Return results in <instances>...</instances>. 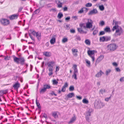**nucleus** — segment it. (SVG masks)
I'll return each mask as SVG.
<instances>
[{
	"label": "nucleus",
	"instance_id": "f257e3e1",
	"mask_svg": "<svg viewBox=\"0 0 124 124\" xmlns=\"http://www.w3.org/2000/svg\"><path fill=\"white\" fill-rule=\"evenodd\" d=\"M13 58L14 62L17 64L20 63L22 65L24 64L25 60L24 58L22 57L19 58L14 55L13 56Z\"/></svg>",
	"mask_w": 124,
	"mask_h": 124
},
{
	"label": "nucleus",
	"instance_id": "f03ea898",
	"mask_svg": "<svg viewBox=\"0 0 124 124\" xmlns=\"http://www.w3.org/2000/svg\"><path fill=\"white\" fill-rule=\"evenodd\" d=\"M93 111V109L90 107L86 109V119L88 122L90 121V117L91 116V114Z\"/></svg>",
	"mask_w": 124,
	"mask_h": 124
},
{
	"label": "nucleus",
	"instance_id": "7ed1b4c3",
	"mask_svg": "<svg viewBox=\"0 0 124 124\" xmlns=\"http://www.w3.org/2000/svg\"><path fill=\"white\" fill-rule=\"evenodd\" d=\"M105 105L104 103L101 102L100 101L96 100L94 102V107L95 109H100Z\"/></svg>",
	"mask_w": 124,
	"mask_h": 124
},
{
	"label": "nucleus",
	"instance_id": "20e7f679",
	"mask_svg": "<svg viewBox=\"0 0 124 124\" xmlns=\"http://www.w3.org/2000/svg\"><path fill=\"white\" fill-rule=\"evenodd\" d=\"M0 23L3 25L7 26L9 25L10 22L9 20L5 18H2L0 20Z\"/></svg>",
	"mask_w": 124,
	"mask_h": 124
},
{
	"label": "nucleus",
	"instance_id": "39448f33",
	"mask_svg": "<svg viewBox=\"0 0 124 124\" xmlns=\"http://www.w3.org/2000/svg\"><path fill=\"white\" fill-rule=\"evenodd\" d=\"M117 46L115 43L111 44L107 46L108 49L110 51H113L116 49Z\"/></svg>",
	"mask_w": 124,
	"mask_h": 124
},
{
	"label": "nucleus",
	"instance_id": "423d86ee",
	"mask_svg": "<svg viewBox=\"0 0 124 124\" xmlns=\"http://www.w3.org/2000/svg\"><path fill=\"white\" fill-rule=\"evenodd\" d=\"M51 88V86L49 85L45 84L43 85V88L41 89L39 91L40 93H44L46 91L47 89H49Z\"/></svg>",
	"mask_w": 124,
	"mask_h": 124
},
{
	"label": "nucleus",
	"instance_id": "0eeeda50",
	"mask_svg": "<svg viewBox=\"0 0 124 124\" xmlns=\"http://www.w3.org/2000/svg\"><path fill=\"white\" fill-rule=\"evenodd\" d=\"M124 32V31L122 28L119 27L116 30L114 35L115 36L117 37L118 36H120L121 35L123 34Z\"/></svg>",
	"mask_w": 124,
	"mask_h": 124
},
{
	"label": "nucleus",
	"instance_id": "6e6552de",
	"mask_svg": "<svg viewBox=\"0 0 124 124\" xmlns=\"http://www.w3.org/2000/svg\"><path fill=\"white\" fill-rule=\"evenodd\" d=\"M95 52L96 53L97 51L94 50H89L87 51V53L88 55L91 58H92L93 62L95 60V58L94 55H93L94 54Z\"/></svg>",
	"mask_w": 124,
	"mask_h": 124
},
{
	"label": "nucleus",
	"instance_id": "1a4fd4ad",
	"mask_svg": "<svg viewBox=\"0 0 124 124\" xmlns=\"http://www.w3.org/2000/svg\"><path fill=\"white\" fill-rule=\"evenodd\" d=\"M20 84L18 81H17L13 85V87L15 90L17 91L18 88L20 87Z\"/></svg>",
	"mask_w": 124,
	"mask_h": 124
},
{
	"label": "nucleus",
	"instance_id": "9d476101",
	"mask_svg": "<svg viewBox=\"0 0 124 124\" xmlns=\"http://www.w3.org/2000/svg\"><path fill=\"white\" fill-rule=\"evenodd\" d=\"M19 14H14L10 16L9 17L10 20H13L17 19L18 17Z\"/></svg>",
	"mask_w": 124,
	"mask_h": 124
},
{
	"label": "nucleus",
	"instance_id": "9b49d317",
	"mask_svg": "<svg viewBox=\"0 0 124 124\" xmlns=\"http://www.w3.org/2000/svg\"><path fill=\"white\" fill-rule=\"evenodd\" d=\"M37 33V32H36L35 31H31V33L29 34V36L32 40H34V37L32 36L31 34H32L34 36H36Z\"/></svg>",
	"mask_w": 124,
	"mask_h": 124
},
{
	"label": "nucleus",
	"instance_id": "f8f14e48",
	"mask_svg": "<svg viewBox=\"0 0 124 124\" xmlns=\"http://www.w3.org/2000/svg\"><path fill=\"white\" fill-rule=\"evenodd\" d=\"M92 22H90L89 21H88L87 23H86V28L90 29L93 26Z\"/></svg>",
	"mask_w": 124,
	"mask_h": 124
},
{
	"label": "nucleus",
	"instance_id": "ddd939ff",
	"mask_svg": "<svg viewBox=\"0 0 124 124\" xmlns=\"http://www.w3.org/2000/svg\"><path fill=\"white\" fill-rule=\"evenodd\" d=\"M104 57V56L103 55H100L96 60L95 63V65L100 62L103 59Z\"/></svg>",
	"mask_w": 124,
	"mask_h": 124
},
{
	"label": "nucleus",
	"instance_id": "4468645a",
	"mask_svg": "<svg viewBox=\"0 0 124 124\" xmlns=\"http://www.w3.org/2000/svg\"><path fill=\"white\" fill-rule=\"evenodd\" d=\"M98 13V11L96 8L93 9V10L90 11L88 13V15H92L93 14H95Z\"/></svg>",
	"mask_w": 124,
	"mask_h": 124
},
{
	"label": "nucleus",
	"instance_id": "2eb2a0df",
	"mask_svg": "<svg viewBox=\"0 0 124 124\" xmlns=\"http://www.w3.org/2000/svg\"><path fill=\"white\" fill-rule=\"evenodd\" d=\"M43 55L45 57H49L52 56L51 53L49 52L45 51L43 52Z\"/></svg>",
	"mask_w": 124,
	"mask_h": 124
},
{
	"label": "nucleus",
	"instance_id": "dca6fc26",
	"mask_svg": "<svg viewBox=\"0 0 124 124\" xmlns=\"http://www.w3.org/2000/svg\"><path fill=\"white\" fill-rule=\"evenodd\" d=\"M72 51L74 56L76 57L78 56L77 53L78 52V51L77 49L73 48L72 49Z\"/></svg>",
	"mask_w": 124,
	"mask_h": 124
},
{
	"label": "nucleus",
	"instance_id": "f3484780",
	"mask_svg": "<svg viewBox=\"0 0 124 124\" xmlns=\"http://www.w3.org/2000/svg\"><path fill=\"white\" fill-rule=\"evenodd\" d=\"M55 62L54 61H51L48 62L47 63V64L48 67H52L55 64Z\"/></svg>",
	"mask_w": 124,
	"mask_h": 124
},
{
	"label": "nucleus",
	"instance_id": "a211bd4d",
	"mask_svg": "<svg viewBox=\"0 0 124 124\" xmlns=\"http://www.w3.org/2000/svg\"><path fill=\"white\" fill-rule=\"evenodd\" d=\"M36 36L38 40H40L41 37V32H38Z\"/></svg>",
	"mask_w": 124,
	"mask_h": 124
},
{
	"label": "nucleus",
	"instance_id": "6ab92c4d",
	"mask_svg": "<svg viewBox=\"0 0 124 124\" xmlns=\"http://www.w3.org/2000/svg\"><path fill=\"white\" fill-rule=\"evenodd\" d=\"M76 120V117L75 116H74L72 117L70 121L68 122L69 124H72Z\"/></svg>",
	"mask_w": 124,
	"mask_h": 124
},
{
	"label": "nucleus",
	"instance_id": "aec40b11",
	"mask_svg": "<svg viewBox=\"0 0 124 124\" xmlns=\"http://www.w3.org/2000/svg\"><path fill=\"white\" fill-rule=\"evenodd\" d=\"M53 68L50 67L48 69V70L49 71L48 74L49 76L52 75L53 74Z\"/></svg>",
	"mask_w": 124,
	"mask_h": 124
},
{
	"label": "nucleus",
	"instance_id": "412c9836",
	"mask_svg": "<svg viewBox=\"0 0 124 124\" xmlns=\"http://www.w3.org/2000/svg\"><path fill=\"white\" fill-rule=\"evenodd\" d=\"M77 65L75 64L73 65L72 68L74 70V72H78V70L77 69Z\"/></svg>",
	"mask_w": 124,
	"mask_h": 124
},
{
	"label": "nucleus",
	"instance_id": "4be33fe9",
	"mask_svg": "<svg viewBox=\"0 0 124 124\" xmlns=\"http://www.w3.org/2000/svg\"><path fill=\"white\" fill-rule=\"evenodd\" d=\"M58 112L57 111L54 112H52V116L54 117L55 118L58 117V116L57 115V113Z\"/></svg>",
	"mask_w": 124,
	"mask_h": 124
},
{
	"label": "nucleus",
	"instance_id": "5701e85b",
	"mask_svg": "<svg viewBox=\"0 0 124 124\" xmlns=\"http://www.w3.org/2000/svg\"><path fill=\"white\" fill-rule=\"evenodd\" d=\"M85 29L83 28L80 27L79 28H78L77 30L80 33H83L84 32V30Z\"/></svg>",
	"mask_w": 124,
	"mask_h": 124
},
{
	"label": "nucleus",
	"instance_id": "b1692460",
	"mask_svg": "<svg viewBox=\"0 0 124 124\" xmlns=\"http://www.w3.org/2000/svg\"><path fill=\"white\" fill-rule=\"evenodd\" d=\"M55 42V37H54L50 40V42L51 44H53Z\"/></svg>",
	"mask_w": 124,
	"mask_h": 124
},
{
	"label": "nucleus",
	"instance_id": "393cba45",
	"mask_svg": "<svg viewBox=\"0 0 124 124\" xmlns=\"http://www.w3.org/2000/svg\"><path fill=\"white\" fill-rule=\"evenodd\" d=\"M104 30L105 32H109L111 31L110 28L108 26H106L105 28L104 29Z\"/></svg>",
	"mask_w": 124,
	"mask_h": 124
},
{
	"label": "nucleus",
	"instance_id": "a878e982",
	"mask_svg": "<svg viewBox=\"0 0 124 124\" xmlns=\"http://www.w3.org/2000/svg\"><path fill=\"white\" fill-rule=\"evenodd\" d=\"M103 73L102 71L101 70H100L99 72L95 76L97 77H100Z\"/></svg>",
	"mask_w": 124,
	"mask_h": 124
},
{
	"label": "nucleus",
	"instance_id": "bb28decb",
	"mask_svg": "<svg viewBox=\"0 0 124 124\" xmlns=\"http://www.w3.org/2000/svg\"><path fill=\"white\" fill-rule=\"evenodd\" d=\"M73 96H74V94L73 93H69L67 95V97L69 98H71Z\"/></svg>",
	"mask_w": 124,
	"mask_h": 124
},
{
	"label": "nucleus",
	"instance_id": "cd10ccee",
	"mask_svg": "<svg viewBox=\"0 0 124 124\" xmlns=\"http://www.w3.org/2000/svg\"><path fill=\"white\" fill-rule=\"evenodd\" d=\"M78 73V72H73V74L72 75V77L74 78L76 80L78 79L77 77V73Z\"/></svg>",
	"mask_w": 124,
	"mask_h": 124
},
{
	"label": "nucleus",
	"instance_id": "c85d7f7f",
	"mask_svg": "<svg viewBox=\"0 0 124 124\" xmlns=\"http://www.w3.org/2000/svg\"><path fill=\"white\" fill-rule=\"evenodd\" d=\"M100 41L101 42L105 41V36H103L101 37H100Z\"/></svg>",
	"mask_w": 124,
	"mask_h": 124
},
{
	"label": "nucleus",
	"instance_id": "c756f323",
	"mask_svg": "<svg viewBox=\"0 0 124 124\" xmlns=\"http://www.w3.org/2000/svg\"><path fill=\"white\" fill-rule=\"evenodd\" d=\"M52 82L53 84L54 85H57L58 83V81L56 80L55 79H53L52 80Z\"/></svg>",
	"mask_w": 124,
	"mask_h": 124
},
{
	"label": "nucleus",
	"instance_id": "7c9ffc66",
	"mask_svg": "<svg viewBox=\"0 0 124 124\" xmlns=\"http://www.w3.org/2000/svg\"><path fill=\"white\" fill-rule=\"evenodd\" d=\"M91 42L88 39H86V44L88 46L91 45Z\"/></svg>",
	"mask_w": 124,
	"mask_h": 124
},
{
	"label": "nucleus",
	"instance_id": "2f4dec72",
	"mask_svg": "<svg viewBox=\"0 0 124 124\" xmlns=\"http://www.w3.org/2000/svg\"><path fill=\"white\" fill-rule=\"evenodd\" d=\"M105 41H107L110 40L111 39L110 36H105Z\"/></svg>",
	"mask_w": 124,
	"mask_h": 124
},
{
	"label": "nucleus",
	"instance_id": "473e14b6",
	"mask_svg": "<svg viewBox=\"0 0 124 124\" xmlns=\"http://www.w3.org/2000/svg\"><path fill=\"white\" fill-rule=\"evenodd\" d=\"M63 16V15L61 13H60L58 14L57 17L59 19H60Z\"/></svg>",
	"mask_w": 124,
	"mask_h": 124
},
{
	"label": "nucleus",
	"instance_id": "72a5a7b5",
	"mask_svg": "<svg viewBox=\"0 0 124 124\" xmlns=\"http://www.w3.org/2000/svg\"><path fill=\"white\" fill-rule=\"evenodd\" d=\"M99 8L100 10L101 11H103L104 9V7L103 5L99 6Z\"/></svg>",
	"mask_w": 124,
	"mask_h": 124
},
{
	"label": "nucleus",
	"instance_id": "f704fd0d",
	"mask_svg": "<svg viewBox=\"0 0 124 124\" xmlns=\"http://www.w3.org/2000/svg\"><path fill=\"white\" fill-rule=\"evenodd\" d=\"M68 41V39L67 38H63L62 40V42L64 43L67 42Z\"/></svg>",
	"mask_w": 124,
	"mask_h": 124
},
{
	"label": "nucleus",
	"instance_id": "c9c22d12",
	"mask_svg": "<svg viewBox=\"0 0 124 124\" xmlns=\"http://www.w3.org/2000/svg\"><path fill=\"white\" fill-rule=\"evenodd\" d=\"M79 26L80 27L85 29V23H81L79 24Z\"/></svg>",
	"mask_w": 124,
	"mask_h": 124
},
{
	"label": "nucleus",
	"instance_id": "e433bc0d",
	"mask_svg": "<svg viewBox=\"0 0 124 124\" xmlns=\"http://www.w3.org/2000/svg\"><path fill=\"white\" fill-rule=\"evenodd\" d=\"M86 66L88 67H90V61L86 59Z\"/></svg>",
	"mask_w": 124,
	"mask_h": 124
},
{
	"label": "nucleus",
	"instance_id": "4c0bfd02",
	"mask_svg": "<svg viewBox=\"0 0 124 124\" xmlns=\"http://www.w3.org/2000/svg\"><path fill=\"white\" fill-rule=\"evenodd\" d=\"M40 11V9H37L33 13V14L35 15L39 13V12Z\"/></svg>",
	"mask_w": 124,
	"mask_h": 124
},
{
	"label": "nucleus",
	"instance_id": "58836bf2",
	"mask_svg": "<svg viewBox=\"0 0 124 124\" xmlns=\"http://www.w3.org/2000/svg\"><path fill=\"white\" fill-rule=\"evenodd\" d=\"M92 6V4L90 3H88L86 4V7H90Z\"/></svg>",
	"mask_w": 124,
	"mask_h": 124
},
{
	"label": "nucleus",
	"instance_id": "ea45409f",
	"mask_svg": "<svg viewBox=\"0 0 124 124\" xmlns=\"http://www.w3.org/2000/svg\"><path fill=\"white\" fill-rule=\"evenodd\" d=\"M98 31L97 30V29L93 31V35H95L97 34Z\"/></svg>",
	"mask_w": 124,
	"mask_h": 124
},
{
	"label": "nucleus",
	"instance_id": "a19ab883",
	"mask_svg": "<svg viewBox=\"0 0 124 124\" xmlns=\"http://www.w3.org/2000/svg\"><path fill=\"white\" fill-rule=\"evenodd\" d=\"M111 70L110 69H108L106 70V75H107L109 74L111 72Z\"/></svg>",
	"mask_w": 124,
	"mask_h": 124
},
{
	"label": "nucleus",
	"instance_id": "79ce46f5",
	"mask_svg": "<svg viewBox=\"0 0 124 124\" xmlns=\"http://www.w3.org/2000/svg\"><path fill=\"white\" fill-rule=\"evenodd\" d=\"M74 90V86H70L69 88V90L70 91H73Z\"/></svg>",
	"mask_w": 124,
	"mask_h": 124
},
{
	"label": "nucleus",
	"instance_id": "37998d69",
	"mask_svg": "<svg viewBox=\"0 0 124 124\" xmlns=\"http://www.w3.org/2000/svg\"><path fill=\"white\" fill-rule=\"evenodd\" d=\"M105 34V32L104 31H101L99 34V36L103 35Z\"/></svg>",
	"mask_w": 124,
	"mask_h": 124
},
{
	"label": "nucleus",
	"instance_id": "c03bdc74",
	"mask_svg": "<svg viewBox=\"0 0 124 124\" xmlns=\"http://www.w3.org/2000/svg\"><path fill=\"white\" fill-rule=\"evenodd\" d=\"M119 26L118 25H115L113 27L112 30L113 31H114L115 30L117 29L118 27Z\"/></svg>",
	"mask_w": 124,
	"mask_h": 124
},
{
	"label": "nucleus",
	"instance_id": "a18cd8bd",
	"mask_svg": "<svg viewBox=\"0 0 124 124\" xmlns=\"http://www.w3.org/2000/svg\"><path fill=\"white\" fill-rule=\"evenodd\" d=\"M100 25H101L102 26L103 25H104L105 24L104 22L103 21H102L100 22Z\"/></svg>",
	"mask_w": 124,
	"mask_h": 124
},
{
	"label": "nucleus",
	"instance_id": "49530a36",
	"mask_svg": "<svg viewBox=\"0 0 124 124\" xmlns=\"http://www.w3.org/2000/svg\"><path fill=\"white\" fill-rule=\"evenodd\" d=\"M100 93H101V94H103V93L105 92V90L101 89L100 91Z\"/></svg>",
	"mask_w": 124,
	"mask_h": 124
},
{
	"label": "nucleus",
	"instance_id": "de8ad7c7",
	"mask_svg": "<svg viewBox=\"0 0 124 124\" xmlns=\"http://www.w3.org/2000/svg\"><path fill=\"white\" fill-rule=\"evenodd\" d=\"M50 94L52 96H53V95H54L55 96H57V94H55L54 93V92L53 91H52V92L50 93Z\"/></svg>",
	"mask_w": 124,
	"mask_h": 124
},
{
	"label": "nucleus",
	"instance_id": "09e8293b",
	"mask_svg": "<svg viewBox=\"0 0 124 124\" xmlns=\"http://www.w3.org/2000/svg\"><path fill=\"white\" fill-rule=\"evenodd\" d=\"M50 11H52L53 12H55L56 11V9L55 8H52L50 10Z\"/></svg>",
	"mask_w": 124,
	"mask_h": 124
},
{
	"label": "nucleus",
	"instance_id": "8fccbe9b",
	"mask_svg": "<svg viewBox=\"0 0 124 124\" xmlns=\"http://www.w3.org/2000/svg\"><path fill=\"white\" fill-rule=\"evenodd\" d=\"M66 88L64 87H63L61 89V91L63 92H64L66 90Z\"/></svg>",
	"mask_w": 124,
	"mask_h": 124
},
{
	"label": "nucleus",
	"instance_id": "3c124183",
	"mask_svg": "<svg viewBox=\"0 0 124 124\" xmlns=\"http://www.w3.org/2000/svg\"><path fill=\"white\" fill-rule=\"evenodd\" d=\"M60 67L58 66H56L55 69V72H57L59 70Z\"/></svg>",
	"mask_w": 124,
	"mask_h": 124
},
{
	"label": "nucleus",
	"instance_id": "603ef678",
	"mask_svg": "<svg viewBox=\"0 0 124 124\" xmlns=\"http://www.w3.org/2000/svg\"><path fill=\"white\" fill-rule=\"evenodd\" d=\"M113 23H115V24L116 25H118V21H115L114 20H113Z\"/></svg>",
	"mask_w": 124,
	"mask_h": 124
},
{
	"label": "nucleus",
	"instance_id": "864d4df0",
	"mask_svg": "<svg viewBox=\"0 0 124 124\" xmlns=\"http://www.w3.org/2000/svg\"><path fill=\"white\" fill-rule=\"evenodd\" d=\"M120 82H122L124 81V77H122L121 78L119 79Z\"/></svg>",
	"mask_w": 124,
	"mask_h": 124
},
{
	"label": "nucleus",
	"instance_id": "5fc2aeb1",
	"mask_svg": "<svg viewBox=\"0 0 124 124\" xmlns=\"http://www.w3.org/2000/svg\"><path fill=\"white\" fill-rule=\"evenodd\" d=\"M76 97L77 99L79 100H80L82 99V97L80 96H76Z\"/></svg>",
	"mask_w": 124,
	"mask_h": 124
},
{
	"label": "nucleus",
	"instance_id": "6e6d98bb",
	"mask_svg": "<svg viewBox=\"0 0 124 124\" xmlns=\"http://www.w3.org/2000/svg\"><path fill=\"white\" fill-rule=\"evenodd\" d=\"M70 31L71 33H74L75 32V30L73 29H71Z\"/></svg>",
	"mask_w": 124,
	"mask_h": 124
},
{
	"label": "nucleus",
	"instance_id": "4d7b16f0",
	"mask_svg": "<svg viewBox=\"0 0 124 124\" xmlns=\"http://www.w3.org/2000/svg\"><path fill=\"white\" fill-rule=\"evenodd\" d=\"M68 86V84L66 82L65 83L64 85L63 86V87L66 88Z\"/></svg>",
	"mask_w": 124,
	"mask_h": 124
},
{
	"label": "nucleus",
	"instance_id": "13d9d810",
	"mask_svg": "<svg viewBox=\"0 0 124 124\" xmlns=\"http://www.w3.org/2000/svg\"><path fill=\"white\" fill-rule=\"evenodd\" d=\"M116 70L117 72H120V70L118 68H116Z\"/></svg>",
	"mask_w": 124,
	"mask_h": 124
},
{
	"label": "nucleus",
	"instance_id": "bf43d9fd",
	"mask_svg": "<svg viewBox=\"0 0 124 124\" xmlns=\"http://www.w3.org/2000/svg\"><path fill=\"white\" fill-rule=\"evenodd\" d=\"M83 12V8L81 9V10L79 11L78 13H82Z\"/></svg>",
	"mask_w": 124,
	"mask_h": 124
},
{
	"label": "nucleus",
	"instance_id": "052dcab7",
	"mask_svg": "<svg viewBox=\"0 0 124 124\" xmlns=\"http://www.w3.org/2000/svg\"><path fill=\"white\" fill-rule=\"evenodd\" d=\"M63 10L64 11H66L68 9V8L66 7H65L63 8Z\"/></svg>",
	"mask_w": 124,
	"mask_h": 124
},
{
	"label": "nucleus",
	"instance_id": "680f3d73",
	"mask_svg": "<svg viewBox=\"0 0 124 124\" xmlns=\"http://www.w3.org/2000/svg\"><path fill=\"white\" fill-rule=\"evenodd\" d=\"M113 65L115 66H117V63L115 62H113Z\"/></svg>",
	"mask_w": 124,
	"mask_h": 124
},
{
	"label": "nucleus",
	"instance_id": "e2e57ef3",
	"mask_svg": "<svg viewBox=\"0 0 124 124\" xmlns=\"http://www.w3.org/2000/svg\"><path fill=\"white\" fill-rule=\"evenodd\" d=\"M36 104L37 106L39 108L40 107V104L39 103L36 102Z\"/></svg>",
	"mask_w": 124,
	"mask_h": 124
},
{
	"label": "nucleus",
	"instance_id": "0e129e2a",
	"mask_svg": "<svg viewBox=\"0 0 124 124\" xmlns=\"http://www.w3.org/2000/svg\"><path fill=\"white\" fill-rule=\"evenodd\" d=\"M88 102L89 101L88 100L86 99V107H87L86 105L88 104Z\"/></svg>",
	"mask_w": 124,
	"mask_h": 124
},
{
	"label": "nucleus",
	"instance_id": "69168bd1",
	"mask_svg": "<svg viewBox=\"0 0 124 124\" xmlns=\"http://www.w3.org/2000/svg\"><path fill=\"white\" fill-rule=\"evenodd\" d=\"M70 18L69 17H67L65 18V20H69Z\"/></svg>",
	"mask_w": 124,
	"mask_h": 124
},
{
	"label": "nucleus",
	"instance_id": "338daca9",
	"mask_svg": "<svg viewBox=\"0 0 124 124\" xmlns=\"http://www.w3.org/2000/svg\"><path fill=\"white\" fill-rule=\"evenodd\" d=\"M23 8L21 7H20L19 9L18 10V12H21Z\"/></svg>",
	"mask_w": 124,
	"mask_h": 124
},
{
	"label": "nucleus",
	"instance_id": "774afa93",
	"mask_svg": "<svg viewBox=\"0 0 124 124\" xmlns=\"http://www.w3.org/2000/svg\"><path fill=\"white\" fill-rule=\"evenodd\" d=\"M73 19H74L75 20H76V19H77V16H74L73 17Z\"/></svg>",
	"mask_w": 124,
	"mask_h": 124
}]
</instances>
